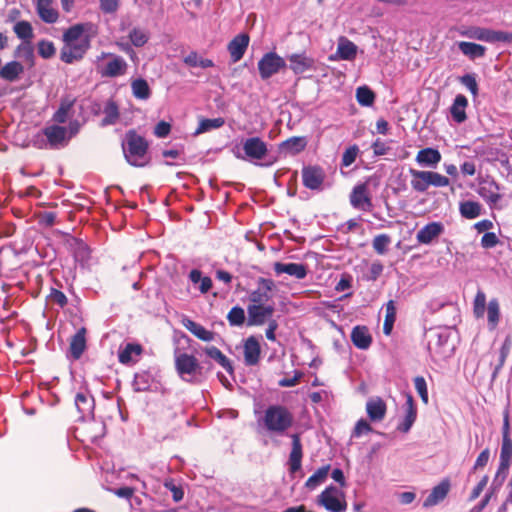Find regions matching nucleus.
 <instances>
[{"label":"nucleus","mask_w":512,"mask_h":512,"mask_svg":"<svg viewBox=\"0 0 512 512\" xmlns=\"http://www.w3.org/2000/svg\"><path fill=\"white\" fill-rule=\"evenodd\" d=\"M274 304H249L247 306L248 313V325L249 326H260L267 322L274 314Z\"/></svg>","instance_id":"obj_13"},{"label":"nucleus","mask_w":512,"mask_h":512,"mask_svg":"<svg viewBox=\"0 0 512 512\" xmlns=\"http://www.w3.org/2000/svg\"><path fill=\"white\" fill-rule=\"evenodd\" d=\"M351 340L357 348L362 350L368 349L372 342L369 330L365 326L354 327L351 332Z\"/></svg>","instance_id":"obj_36"},{"label":"nucleus","mask_w":512,"mask_h":512,"mask_svg":"<svg viewBox=\"0 0 512 512\" xmlns=\"http://www.w3.org/2000/svg\"><path fill=\"white\" fill-rule=\"evenodd\" d=\"M85 329L81 328L72 337L70 351L74 359H79L86 348Z\"/></svg>","instance_id":"obj_40"},{"label":"nucleus","mask_w":512,"mask_h":512,"mask_svg":"<svg viewBox=\"0 0 512 512\" xmlns=\"http://www.w3.org/2000/svg\"><path fill=\"white\" fill-rule=\"evenodd\" d=\"M182 323L188 331L202 341L211 342L215 338L214 332L207 330L204 326L191 319L185 318Z\"/></svg>","instance_id":"obj_33"},{"label":"nucleus","mask_w":512,"mask_h":512,"mask_svg":"<svg viewBox=\"0 0 512 512\" xmlns=\"http://www.w3.org/2000/svg\"><path fill=\"white\" fill-rule=\"evenodd\" d=\"M243 352L245 364L248 366L256 365L261 353L259 341L254 336L248 337L244 343Z\"/></svg>","instance_id":"obj_24"},{"label":"nucleus","mask_w":512,"mask_h":512,"mask_svg":"<svg viewBox=\"0 0 512 512\" xmlns=\"http://www.w3.org/2000/svg\"><path fill=\"white\" fill-rule=\"evenodd\" d=\"M390 243V236L387 234H380L373 239L372 246L378 254H385Z\"/></svg>","instance_id":"obj_53"},{"label":"nucleus","mask_w":512,"mask_h":512,"mask_svg":"<svg viewBox=\"0 0 512 512\" xmlns=\"http://www.w3.org/2000/svg\"><path fill=\"white\" fill-rule=\"evenodd\" d=\"M79 128L78 121H71L68 127L57 124L48 125L34 136L33 145L39 149L64 148L70 139L78 133Z\"/></svg>","instance_id":"obj_2"},{"label":"nucleus","mask_w":512,"mask_h":512,"mask_svg":"<svg viewBox=\"0 0 512 512\" xmlns=\"http://www.w3.org/2000/svg\"><path fill=\"white\" fill-rule=\"evenodd\" d=\"M499 186L496 182L490 181L485 182L479 188V195L489 204L491 207H496L498 202L501 199V195L499 194Z\"/></svg>","instance_id":"obj_31"},{"label":"nucleus","mask_w":512,"mask_h":512,"mask_svg":"<svg viewBox=\"0 0 512 512\" xmlns=\"http://www.w3.org/2000/svg\"><path fill=\"white\" fill-rule=\"evenodd\" d=\"M165 488H167L172 493L173 500L175 502H179L184 497L183 489L179 486H176L172 479L166 480L164 482Z\"/></svg>","instance_id":"obj_60"},{"label":"nucleus","mask_w":512,"mask_h":512,"mask_svg":"<svg viewBox=\"0 0 512 512\" xmlns=\"http://www.w3.org/2000/svg\"><path fill=\"white\" fill-rule=\"evenodd\" d=\"M372 431L371 425L364 419H360L354 428L353 436L360 437L363 434H367Z\"/></svg>","instance_id":"obj_63"},{"label":"nucleus","mask_w":512,"mask_h":512,"mask_svg":"<svg viewBox=\"0 0 512 512\" xmlns=\"http://www.w3.org/2000/svg\"><path fill=\"white\" fill-rule=\"evenodd\" d=\"M487 314V327L494 331L501 319L500 303L497 298H492L487 303L486 294L478 290L473 300V314L477 319L483 318Z\"/></svg>","instance_id":"obj_5"},{"label":"nucleus","mask_w":512,"mask_h":512,"mask_svg":"<svg viewBox=\"0 0 512 512\" xmlns=\"http://www.w3.org/2000/svg\"><path fill=\"white\" fill-rule=\"evenodd\" d=\"M482 206L476 201H463L459 205V212L466 219H475L481 214Z\"/></svg>","instance_id":"obj_43"},{"label":"nucleus","mask_w":512,"mask_h":512,"mask_svg":"<svg viewBox=\"0 0 512 512\" xmlns=\"http://www.w3.org/2000/svg\"><path fill=\"white\" fill-rule=\"evenodd\" d=\"M409 173L411 175V187L414 191L424 193L428 190L429 186V178L427 170H416L410 169Z\"/></svg>","instance_id":"obj_35"},{"label":"nucleus","mask_w":512,"mask_h":512,"mask_svg":"<svg viewBox=\"0 0 512 512\" xmlns=\"http://www.w3.org/2000/svg\"><path fill=\"white\" fill-rule=\"evenodd\" d=\"M129 39L134 46L142 47L143 45H145L147 43V41L149 39V35L143 29L134 28L129 33Z\"/></svg>","instance_id":"obj_51"},{"label":"nucleus","mask_w":512,"mask_h":512,"mask_svg":"<svg viewBox=\"0 0 512 512\" xmlns=\"http://www.w3.org/2000/svg\"><path fill=\"white\" fill-rule=\"evenodd\" d=\"M306 145L307 141L304 137H291L280 144V149L295 155L303 151Z\"/></svg>","instance_id":"obj_41"},{"label":"nucleus","mask_w":512,"mask_h":512,"mask_svg":"<svg viewBox=\"0 0 512 512\" xmlns=\"http://www.w3.org/2000/svg\"><path fill=\"white\" fill-rule=\"evenodd\" d=\"M24 67L21 63L17 61H11L6 63L1 69H0V77L13 82L18 79V77L23 73Z\"/></svg>","instance_id":"obj_39"},{"label":"nucleus","mask_w":512,"mask_h":512,"mask_svg":"<svg viewBox=\"0 0 512 512\" xmlns=\"http://www.w3.org/2000/svg\"><path fill=\"white\" fill-rule=\"evenodd\" d=\"M450 489V483L447 480L442 481L435 486L428 497L425 499L423 506L432 507L445 499Z\"/></svg>","instance_id":"obj_32"},{"label":"nucleus","mask_w":512,"mask_h":512,"mask_svg":"<svg viewBox=\"0 0 512 512\" xmlns=\"http://www.w3.org/2000/svg\"><path fill=\"white\" fill-rule=\"evenodd\" d=\"M133 95L138 99H148L150 96V88L146 80L136 79L131 84Z\"/></svg>","instance_id":"obj_48"},{"label":"nucleus","mask_w":512,"mask_h":512,"mask_svg":"<svg viewBox=\"0 0 512 512\" xmlns=\"http://www.w3.org/2000/svg\"><path fill=\"white\" fill-rule=\"evenodd\" d=\"M36 10L42 21L55 23L58 20V11L53 6V0H37Z\"/></svg>","instance_id":"obj_30"},{"label":"nucleus","mask_w":512,"mask_h":512,"mask_svg":"<svg viewBox=\"0 0 512 512\" xmlns=\"http://www.w3.org/2000/svg\"><path fill=\"white\" fill-rule=\"evenodd\" d=\"M16 56L26 60L27 62L33 63L34 49L31 42H22L16 49Z\"/></svg>","instance_id":"obj_50"},{"label":"nucleus","mask_w":512,"mask_h":512,"mask_svg":"<svg viewBox=\"0 0 512 512\" xmlns=\"http://www.w3.org/2000/svg\"><path fill=\"white\" fill-rule=\"evenodd\" d=\"M457 45L459 50L471 60L483 57L486 52V48L484 46L473 42L461 41L458 42Z\"/></svg>","instance_id":"obj_38"},{"label":"nucleus","mask_w":512,"mask_h":512,"mask_svg":"<svg viewBox=\"0 0 512 512\" xmlns=\"http://www.w3.org/2000/svg\"><path fill=\"white\" fill-rule=\"evenodd\" d=\"M512 462V440L511 438L502 439L500 462L496 473L495 481H500V484L506 478L510 464Z\"/></svg>","instance_id":"obj_16"},{"label":"nucleus","mask_w":512,"mask_h":512,"mask_svg":"<svg viewBox=\"0 0 512 512\" xmlns=\"http://www.w3.org/2000/svg\"><path fill=\"white\" fill-rule=\"evenodd\" d=\"M184 63L190 67L209 68L214 66L210 59L202 58L197 52H191L183 59Z\"/></svg>","instance_id":"obj_46"},{"label":"nucleus","mask_w":512,"mask_h":512,"mask_svg":"<svg viewBox=\"0 0 512 512\" xmlns=\"http://www.w3.org/2000/svg\"><path fill=\"white\" fill-rule=\"evenodd\" d=\"M428 178L429 186L446 187L450 183L449 179L446 176H443L440 173L434 171H428Z\"/></svg>","instance_id":"obj_56"},{"label":"nucleus","mask_w":512,"mask_h":512,"mask_svg":"<svg viewBox=\"0 0 512 512\" xmlns=\"http://www.w3.org/2000/svg\"><path fill=\"white\" fill-rule=\"evenodd\" d=\"M13 31L17 35V37L22 40V42H31L34 37L32 25L25 20L18 21L14 25Z\"/></svg>","instance_id":"obj_45"},{"label":"nucleus","mask_w":512,"mask_h":512,"mask_svg":"<svg viewBox=\"0 0 512 512\" xmlns=\"http://www.w3.org/2000/svg\"><path fill=\"white\" fill-rule=\"evenodd\" d=\"M415 389L418 392L422 401L427 404L428 403V390L426 380L422 376H417L414 379Z\"/></svg>","instance_id":"obj_57"},{"label":"nucleus","mask_w":512,"mask_h":512,"mask_svg":"<svg viewBox=\"0 0 512 512\" xmlns=\"http://www.w3.org/2000/svg\"><path fill=\"white\" fill-rule=\"evenodd\" d=\"M511 346H512V340H511V337L510 336H507L502 344V347L500 349V356H499V363L498 365L495 367V370H494V376L497 374V372L499 371V369L503 366L504 362H505V359L507 357V355L509 354V351L511 349Z\"/></svg>","instance_id":"obj_55"},{"label":"nucleus","mask_w":512,"mask_h":512,"mask_svg":"<svg viewBox=\"0 0 512 512\" xmlns=\"http://www.w3.org/2000/svg\"><path fill=\"white\" fill-rule=\"evenodd\" d=\"M74 99H71L69 97H66L61 100L60 106L57 109V111L53 115V120L56 123H66L74 121Z\"/></svg>","instance_id":"obj_27"},{"label":"nucleus","mask_w":512,"mask_h":512,"mask_svg":"<svg viewBox=\"0 0 512 512\" xmlns=\"http://www.w3.org/2000/svg\"><path fill=\"white\" fill-rule=\"evenodd\" d=\"M428 349L431 353L444 354L449 333L446 330H431L428 335Z\"/></svg>","instance_id":"obj_17"},{"label":"nucleus","mask_w":512,"mask_h":512,"mask_svg":"<svg viewBox=\"0 0 512 512\" xmlns=\"http://www.w3.org/2000/svg\"><path fill=\"white\" fill-rule=\"evenodd\" d=\"M498 243V238L495 233L487 232L482 236L481 245L484 248H492Z\"/></svg>","instance_id":"obj_64"},{"label":"nucleus","mask_w":512,"mask_h":512,"mask_svg":"<svg viewBox=\"0 0 512 512\" xmlns=\"http://www.w3.org/2000/svg\"><path fill=\"white\" fill-rule=\"evenodd\" d=\"M460 82L474 95L478 94V84L473 74H465L460 78Z\"/></svg>","instance_id":"obj_59"},{"label":"nucleus","mask_w":512,"mask_h":512,"mask_svg":"<svg viewBox=\"0 0 512 512\" xmlns=\"http://www.w3.org/2000/svg\"><path fill=\"white\" fill-rule=\"evenodd\" d=\"M350 204L355 209L369 212L373 208L371 196L365 183L356 185L350 194Z\"/></svg>","instance_id":"obj_15"},{"label":"nucleus","mask_w":512,"mask_h":512,"mask_svg":"<svg viewBox=\"0 0 512 512\" xmlns=\"http://www.w3.org/2000/svg\"><path fill=\"white\" fill-rule=\"evenodd\" d=\"M273 269L276 275L283 273L295 277L298 280H302L307 276V267L301 263H282L275 262Z\"/></svg>","instance_id":"obj_20"},{"label":"nucleus","mask_w":512,"mask_h":512,"mask_svg":"<svg viewBox=\"0 0 512 512\" xmlns=\"http://www.w3.org/2000/svg\"><path fill=\"white\" fill-rule=\"evenodd\" d=\"M290 69L295 74H303L314 68V59L304 54H292L288 57Z\"/></svg>","instance_id":"obj_28"},{"label":"nucleus","mask_w":512,"mask_h":512,"mask_svg":"<svg viewBox=\"0 0 512 512\" xmlns=\"http://www.w3.org/2000/svg\"><path fill=\"white\" fill-rule=\"evenodd\" d=\"M241 151L236 157L261 167H270L276 163L277 158L270 155L268 144L260 137H250L242 141Z\"/></svg>","instance_id":"obj_3"},{"label":"nucleus","mask_w":512,"mask_h":512,"mask_svg":"<svg viewBox=\"0 0 512 512\" xmlns=\"http://www.w3.org/2000/svg\"><path fill=\"white\" fill-rule=\"evenodd\" d=\"M330 471V465H324L320 467L313 475H311L306 483L305 487L308 490H315L319 485L325 482Z\"/></svg>","instance_id":"obj_42"},{"label":"nucleus","mask_w":512,"mask_h":512,"mask_svg":"<svg viewBox=\"0 0 512 512\" xmlns=\"http://www.w3.org/2000/svg\"><path fill=\"white\" fill-rule=\"evenodd\" d=\"M48 298L50 302L55 303L60 307H64L67 304V297L65 294L56 289L51 290Z\"/></svg>","instance_id":"obj_61"},{"label":"nucleus","mask_w":512,"mask_h":512,"mask_svg":"<svg viewBox=\"0 0 512 512\" xmlns=\"http://www.w3.org/2000/svg\"><path fill=\"white\" fill-rule=\"evenodd\" d=\"M227 320L232 326H241L245 321L244 309L239 306L233 307L227 315Z\"/></svg>","instance_id":"obj_52"},{"label":"nucleus","mask_w":512,"mask_h":512,"mask_svg":"<svg viewBox=\"0 0 512 512\" xmlns=\"http://www.w3.org/2000/svg\"><path fill=\"white\" fill-rule=\"evenodd\" d=\"M275 282L270 278L259 277L257 287L249 292V304H268L273 298Z\"/></svg>","instance_id":"obj_11"},{"label":"nucleus","mask_w":512,"mask_h":512,"mask_svg":"<svg viewBox=\"0 0 512 512\" xmlns=\"http://www.w3.org/2000/svg\"><path fill=\"white\" fill-rule=\"evenodd\" d=\"M444 226L440 222H431L422 227L416 235V239L421 244H430L435 238L441 235Z\"/></svg>","instance_id":"obj_22"},{"label":"nucleus","mask_w":512,"mask_h":512,"mask_svg":"<svg viewBox=\"0 0 512 512\" xmlns=\"http://www.w3.org/2000/svg\"><path fill=\"white\" fill-rule=\"evenodd\" d=\"M358 47L349 39L342 36L338 39L337 50L331 60H354L357 55Z\"/></svg>","instance_id":"obj_18"},{"label":"nucleus","mask_w":512,"mask_h":512,"mask_svg":"<svg viewBox=\"0 0 512 512\" xmlns=\"http://www.w3.org/2000/svg\"><path fill=\"white\" fill-rule=\"evenodd\" d=\"M286 67L285 60L275 52L265 53L258 62L260 77L267 80Z\"/></svg>","instance_id":"obj_10"},{"label":"nucleus","mask_w":512,"mask_h":512,"mask_svg":"<svg viewBox=\"0 0 512 512\" xmlns=\"http://www.w3.org/2000/svg\"><path fill=\"white\" fill-rule=\"evenodd\" d=\"M95 66L97 73L105 78L124 76L128 70V63L123 57L109 52H101L96 57Z\"/></svg>","instance_id":"obj_6"},{"label":"nucleus","mask_w":512,"mask_h":512,"mask_svg":"<svg viewBox=\"0 0 512 512\" xmlns=\"http://www.w3.org/2000/svg\"><path fill=\"white\" fill-rule=\"evenodd\" d=\"M175 368L180 378L186 382H193L201 374V366L193 355L175 352Z\"/></svg>","instance_id":"obj_8"},{"label":"nucleus","mask_w":512,"mask_h":512,"mask_svg":"<svg viewBox=\"0 0 512 512\" xmlns=\"http://www.w3.org/2000/svg\"><path fill=\"white\" fill-rule=\"evenodd\" d=\"M292 413L282 405H271L265 411L259 420L263 428L276 435H283L293 424Z\"/></svg>","instance_id":"obj_4"},{"label":"nucleus","mask_w":512,"mask_h":512,"mask_svg":"<svg viewBox=\"0 0 512 512\" xmlns=\"http://www.w3.org/2000/svg\"><path fill=\"white\" fill-rule=\"evenodd\" d=\"M249 36L245 33L234 37L228 44V51L233 63L241 60L249 45Z\"/></svg>","instance_id":"obj_19"},{"label":"nucleus","mask_w":512,"mask_h":512,"mask_svg":"<svg viewBox=\"0 0 512 512\" xmlns=\"http://www.w3.org/2000/svg\"><path fill=\"white\" fill-rule=\"evenodd\" d=\"M467 106H468L467 98L462 94H458L455 97L454 102L450 107L451 117L456 123H458V124L463 123L467 119V115H466Z\"/></svg>","instance_id":"obj_34"},{"label":"nucleus","mask_w":512,"mask_h":512,"mask_svg":"<svg viewBox=\"0 0 512 512\" xmlns=\"http://www.w3.org/2000/svg\"><path fill=\"white\" fill-rule=\"evenodd\" d=\"M461 35L488 43L505 42L509 40V35L505 32L481 27H472L466 31L461 32Z\"/></svg>","instance_id":"obj_12"},{"label":"nucleus","mask_w":512,"mask_h":512,"mask_svg":"<svg viewBox=\"0 0 512 512\" xmlns=\"http://www.w3.org/2000/svg\"><path fill=\"white\" fill-rule=\"evenodd\" d=\"M75 406L81 419L89 418L93 415L94 399L86 391L78 392L75 396Z\"/></svg>","instance_id":"obj_23"},{"label":"nucleus","mask_w":512,"mask_h":512,"mask_svg":"<svg viewBox=\"0 0 512 512\" xmlns=\"http://www.w3.org/2000/svg\"><path fill=\"white\" fill-rule=\"evenodd\" d=\"M120 0H99L100 9L107 14L115 13L119 8Z\"/></svg>","instance_id":"obj_62"},{"label":"nucleus","mask_w":512,"mask_h":512,"mask_svg":"<svg viewBox=\"0 0 512 512\" xmlns=\"http://www.w3.org/2000/svg\"><path fill=\"white\" fill-rule=\"evenodd\" d=\"M148 144L143 137L135 132H128L123 142V152L127 162L133 166H144L147 163Z\"/></svg>","instance_id":"obj_7"},{"label":"nucleus","mask_w":512,"mask_h":512,"mask_svg":"<svg viewBox=\"0 0 512 512\" xmlns=\"http://www.w3.org/2000/svg\"><path fill=\"white\" fill-rule=\"evenodd\" d=\"M441 158V154L437 149L424 148L418 151L415 160L421 167L436 168Z\"/></svg>","instance_id":"obj_25"},{"label":"nucleus","mask_w":512,"mask_h":512,"mask_svg":"<svg viewBox=\"0 0 512 512\" xmlns=\"http://www.w3.org/2000/svg\"><path fill=\"white\" fill-rule=\"evenodd\" d=\"M141 352L142 347L139 344L128 343L123 349L119 351V361L122 364L135 363Z\"/></svg>","instance_id":"obj_37"},{"label":"nucleus","mask_w":512,"mask_h":512,"mask_svg":"<svg viewBox=\"0 0 512 512\" xmlns=\"http://www.w3.org/2000/svg\"><path fill=\"white\" fill-rule=\"evenodd\" d=\"M374 93L366 86L358 87L356 90V99L362 106H370L374 102Z\"/></svg>","instance_id":"obj_49"},{"label":"nucleus","mask_w":512,"mask_h":512,"mask_svg":"<svg viewBox=\"0 0 512 512\" xmlns=\"http://www.w3.org/2000/svg\"><path fill=\"white\" fill-rule=\"evenodd\" d=\"M224 123L225 121L221 117L214 119H201L195 131V135H199L213 129H218L222 127Z\"/></svg>","instance_id":"obj_47"},{"label":"nucleus","mask_w":512,"mask_h":512,"mask_svg":"<svg viewBox=\"0 0 512 512\" xmlns=\"http://www.w3.org/2000/svg\"><path fill=\"white\" fill-rule=\"evenodd\" d=\"M317 504L329 512H345L347 510L344 492L333 485L326 487L318 495Z\"/></svg>","instance_id":"obj_9"},{"label":"nucleus","mask_w":512,"mask_h":512,"mask_svg":"<svg viewBox=\"0 0 512 512\" xmlns=\"http://www.w3.org/2000/svg\"><path fill=\"white\" fill-rule=\"evenodd\" d=\"M386 410V404L380 397L371 398L366 403V412L371 421L383 420Z\"/></svg>","instance_id":"obj_29"},{"label":"nucleus","mask_w":512,"mask_h":512,"mask_svg":"<svg viewBox=\"0 0 512 512\" xmlns=\"http://www.w3.org/2000/svg\"><path fill=\"white\" fill-rule=\"evenodd\" d=\"M104 118L101 125L108 126L115 124L119 119V109L114 101H108L103 109Z\"/></svg>","instance_id":"obj_44"},{"label":"nucleus","mask_w":512,"mask_h":512,"mask_svg":"<svg viewBox=\"0 0 512 512\" xmlns=\"http://www.w3.org/2000/svg\"><path fill=\"white\" fill-rule=\"evenodd\" d=\"M405 398H406V403H405L406 413H405L403 421L398 426V430H400L404 433H407L411 429V427L413 426V424L416 420L417 408L414 404V399L411 394L407 393L405 395Z\"/></svg>","instance_id":"obj_26"},{"label":"nucleus","mask_w":512,"mask_h":512,"mask_svg":"<svg viewBox=\"0 0 512 512\" xmlns=\"http://www.w3.org/2000/svg\"><path fill=\"white\" fill-rule=\"evenodd\" d=\"M325 172L320 166H307L302 169L303 185L310 190H322Z\"/></svg>","instance_id":"obj_14"},{"label":"nucleus","mask_w":512,"mask_h":512,"mask_svg":"<svg viewBox=\"0 0 512 512\" xmlns=\"http://www.w3.org/2000/svg\"><path fill=\"white\" fill-rule=\"evenodd\" d=\"M39 55L44 59L51 58L56 50L53 42L48 40H41L37 45Z\"/></svg>","instance_id":"obj_54"},{"label":"nucleus","mask_w":512,"mask_h":512,"mask_svg":"<svg viewBox=\"0 0 512 512\" xmlns=\"http://www.w3.org/2000/svg\"><path fill=\"white\" fill-rule=\"evenodd\" d=\"M358 153L359 148L356 145L347 148L342 156V166H350L356 160Z\"/></svg>","instance_id":"obj_58"},{"label":"nucleus","mask_w":512,"mask_h":512,"mask_svg":"<svg viewBox=\"0 0 512 512\" xmlns=\"http://www.w3.org/2000/svg\"><path fill=\"white\" fill-rule=\"evenodd\" d=\"M292 439V449L288 459L289 472L291 474L296 473L301 469L302 466V457H303V449L301 440L298 434L291 435Z\"/></svg>","instance_id":"obj_21"},{"label":"nucleus","mask_w":512,"mask_h":512,"mask_svg":"<svg viewBox=\"0 0 512 512\" xmlns=\"http://www.w3.org/2000/svg\"><path fill=\"white\" fill-rule=\"evenodd\" d=\"M97 33L93 23H79L69 27L63 34L60 59L67 64L81 60L91 46V38Z\"/></svg>","instance_id":"obj_1"}]
</instances>
